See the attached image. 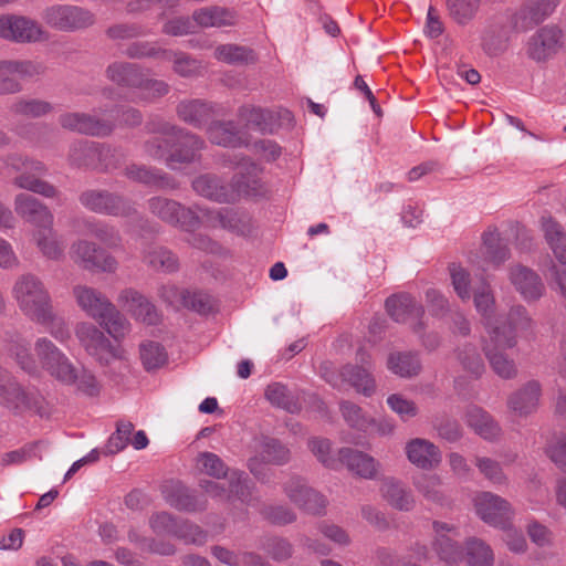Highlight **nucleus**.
Listing matches in <instances>:
<instances>
[{"label": "nucleus", "instance_id": "1", "mask_svg": "<svg viewBox=\"0 0 566 566\" xmlns=\"http://www.w3.org/2000/svg\"><path fill=\"white\" fill-rule=\"evenodd\" d=\"M473 302L489 337L503 346L514 347L517 335L531 329L533 325L532 318L522 305L512 306L506 317L495 316V298L491 286L484 281L474 289Z\"/></svg>", "mask_w": 566, "mask_h": 566}, {"label": "nucleus", "instance_id": "15", "mask_svg": "<svg viewBox=\"0 0 566 566\" xmlns=\"http://www.w3.org/2000/svg\"><path fill=\"white\" fill-rule=\"evenodd\" d=\"M78 200L86 209L102 214L126 216L133 210L128 201L106 190L83 191Z\"/></svg>", "mask_w": 566, "mask_h": 566}, {"label": "nucleus", "instance_id": "29", "mask_svg": "<svg viewBox=\"0 0 566 566\" xmlns=\"http://www.w3.org/2000/svg\"><path fill=\"white\" fill-rule=\"evenodd\" d=\"M338 455L339 461L360 478L368 480L376 478L380 464L371 455L350 448L340 449Z\"/></svg>", "mask_w": 566, "mask_h": 566}, {"label": "nucleus", "instance_id": "41", "mask_svg": "<svg viewBox=\"0 0 566 566\" xmlns=\"http://www.w3.org/2000/svg\"><path fill=\"white\" fill-rule=\"evenodd\" d=\"M465 553H463L468 566H493L494 553L484 541L471 537L465 542Z\"/></svg>", "mask_w": 566, "mask_h": 566}, {"label": "nucleus", "instance_id": "20", "mask_svg": "<svg viewBox=\"0 0 566 566\" xmlns=\"http://www.w3.org/2000/svg\"><path fill=\"white\" fill-rule=\"evenodd\" d=\"M163 495L167 504L179 511L199 512L207 509V500L190 492L178 481H169L163 485Z\"/></svg>", "mask_w": 566, "mask_h": 566}, {"label": "nucleus", "instance_id": "51", "mask_svg": "<svg viewBox=\"0 0 566 566\" xmlns=\"http://www.w3.org/2000/svg\"><path fill=\"white\" fill-rule=\"evenodd\" d=\"M104 149H98L97 147H93L92 145L81 144V147L75 149L72 154V160L74 164L81 166H88L93 168H105L108 169L113 166L111 161L102 157V153Z\"/></svg>", "mask_w": 566, "mask_h": 566}, {"label": "nucleus", "instance_id": "4", "mask_svg": "<svg viewBox=\"0 0 566 566\" xmlns=\"http://www.w3.org/2000/svg\"><path fill=\"white\" fill-rule=\"evenodd\" d=\"M115 113L118 114L119 109L98 108L93 114L69 112L59 117V124L70 132L103 138L115 128L113 120Z\"/></svg>", "mask_w": 566, "mask_h": 566}, {"label": "nucleus", "instance_id": "42", "mask_svg": "<svg viewBox=\"0 0 566 566\" xmlns=\"http://www.w3.org/2000/svg\"><path fill=\"white\" fill-rule=\"evenodd\" d=\"M9 109L15 116L39 118L51 114L54 106L45 99L21 97L13 101Z\"/></svg>", "mask_w": 566, "mask_h": 566}, {"label": "nucleus", "instance_id": "52", "mask_svg": "<svg viewBox=\"0 0 566 566\" xmlns=\"http://www.w3.org/2000/svg\"><path fill=\"white\" fill-rule=\"evenodd\" d=\"M457 358L462 368L475 378L480 377L484 369V361L475 346L464 344L457 349Z\"/></svg>", "mask_w": 566, "mask_h": 566}, {"label": "nucleus", "instance_id": "32", "mask_svg": "<svg viewBox=\"0 0 566 566\" xmlns=\"http://www.w3.org/2000/svg\"><path fill=\"white\" fill-rule=\"evenodd\" d=\"M489 338L490 339L484 344L483 349L492 370L503 379L514 378L517 374L515 363L502 352L510 347L503 346L491 337Z\"/></svg>", "mask_w": 566, "mask_h": 566}, {"label": "nucleus", "instance_id": "13", "mask_svg": "<svg viewBox=\"0 0 566 566\" xmlns=\"http://www.w3.org/2000/svg\"><path fill=\"white\" fill-rule=\"evenodd\" d=\"M150 212L163 221L191 230L199 223L198 217L190 209L182 207L175 200L155 197L148 200Z\"/></svg>", "mask_w": 566, "mask_h": 566}, {"label": "nucleus", "instance_id": "21", "mask_svg": "<svg viewBox=\"0 0 566 566\" xmlns=\"http://www.w3.org/2000/svg\"><path fill=\"white\" fill-rule=\"evenodd\" d=\"M117 302L136 319L145 324L155 325L159 322L160 317L154 304L133 289L123 290L118 294Z\"/></svg>", "mask_w": 566, "mask_h": 566}, {"label": "nucleus", "instance_id": "36", "mask_svg": "<svg viewBox=\"0 0 566 566\" xmlns=\"http://www.w3.org/2000/svg\"><path fill=\"white\" fill-rule=\"evenodd\" d=\"M177 114L181 120L200 127L213 117L214 108L200 99L182 101L177 106Z\"/></svg>", "mask_w": 566, "mask_h": 566}, {"label": "nucleus", "instance_id": "31", "mask_svg": "<svg viewBox=\"0 0 566 566\" xmlns=\"http://www.w3.org/2000/svg\"><path fill=\"white\" fill-rule=\"evenodd\" d=\"M229 483V490H227L219 482L202 480L200 481V488L207 495L220 501L230 499L231 494L237 495L241 500L247 497L245 491L248 486L245 485V478L242 472H231Z\"/></svg>", "mask_w": 566, "mask_h": 566}, {"label": "nucleus", "instance_id": "44", "mask_svg": "<svg viewBox=\"0 0 566 566\" xmlns=\"http://www.w3.org/2000/svg\"><path fill=\"white\" fill-rule=\"evenodd\" d=\"M265 398L272 406L282 408L291 413L301 409L297 398L281 382L270 384L265 389Z\"/></svg>", "mask_w": 566, "mask_h": 566}, {"label": "nucleus", "instance_id": "57", "mask_svg": "<svg viewBox=\"0 0 566 566\" xmlns=\"http://www.w3.org/2000/svg\"><path fill=\"white\" fill-rule=\"evenodd\" d=\"M415 486L427 500L441 503L443 493L441 491V479L436 474H422L415 480Z\"/></svg>", "mask_w": 566, "mask_h": 566}, {"label": "nucleus", "instance_id": "22", "mask_svg": "<svg viewBox=\"0 0 566 566\" xmlns=\"http://www.w3.org/2000/svg\"><path fill=\"white\" fill-rule=\"evenodd\" d=\"M510 280L527 302L537 301L544 294V283L539 275L532 269L520 264L515 265L510 270Z\"/></svg>", "mask_w": 566, "mask_h": 566}, {"label": "nucleus", "instance_id": "28", "mask_svg": "<svg viewBox=\"0 0 566 566\" xmlns=\"http://www.w3.org/2000/svg\"><path fill=\"white\" fill-rule=\"evenodd\" d=\"M151 156L163 160L169 168L177 169L182 164L192 163L196 150L190 144H151Z\"/></svg>", "mask_w": 566, "mask_h": 566}, {"label": "nucleus", "instance_id": "16", "mask_svg": "<svg viewBox=\"0 0 566 566\" xmlns=\"http://www.w3.org/2000/svg\"><path fill=\"white\" fill-rule=\"evenodd\" d=\"M283 491L291 502L305 512L319 514L326 506L325 497L300 476L290 478L283 484Z\"/></svg>", "mask_w": 566, "mask_h": 566}, {"label": "nucleus", "instance_id": "6", "mask_svg": "<svg viewBox=\"0 0 566 566\" xmlns=\"http://www.w3.org/2000/svg\"><path fill=\"white\" fill-rule=\"evenodd\" d=\"M7 165L20 172V175L13 180V184L17 187L39 193L46 198H54L57 196L59 191L53 185L39 178L45 171V167L42 163L23 159L22 157L14 155L8 158Z\"/></svg>", "mask_w": 566, "mask_h": 566}, {"label": "nucleus", "instance_id": "2", "mask_svg": "<svg viewBox=\"0 0 566 566\" xmlns=\"http://www.w3.org/2000/svg\"><path fill=\"white\" fill-rule=\"evenodd\" d=\"M243 171L234 177L233 184L223 185L219 179L210 176H200L193 180V189L201 196L218 202H234L241 196H258L261 193L262 186L259 180L260 167L242 158L235 163Z\"/></svg>", "mask_w": 566, "mask_h": 566}, {"label": "nucleus", "instance_id": "25", "mask_svg": "<svg viewBox=\"0 0 566 566\" xmlns=\"http://www.w3.org/2000/svg\"><path fill=\"white\" fill-rule=\"evenodd\" d=\"M73 296L77 306L95 321L113 304L101 291L82 284L73 287Z\"/></svg>", "mask_w": 566, "mask_h": 566}, {"label": "nucleus", "instance_id": "40", "mask_svg": "<svg viewBox=\"0 0 566 566\" xmlns=\"http://www.w3.org/2000/svg\"><path fill=\"white\" fill-rule=\"evenodd\" d=\"M160 297L169 305H177L178 303L192 307L198 312L207 310V303L203 301V296L197 293H190L186 291H179L175 285H164L159 289Z\"/></svg>", "mask_w": 566, "mask_h": 566}, {"label": "nucleus", "instance_id": "63", "mask_svg": "<svg viewBox=\"0 0 566 566\" xmlns=\"http://www.w3.org/2000/svg\"><path fill=\"white\" fill-rule=\"evenodd\" d=\"M308 448L326 468L335 469L340 462L339 458L336 459L331 455V442L327 439L313 438L308 441Z\"/></svg>", "mask_w": 566, "mask_h": 566}, {"label": "nucleus", "instance_id": "7", "mask_svg": "<svg viewBox=\"0 0 566 566\" xmlns=\"http://www.w3.org/2000/svg\"><path fill=\"white\" fill-rule=\"evenodd\" d=\"M75 336L85 352L101 364H108L112 359L120 358L123 350L113 346L105 334L93 323H77Z\"/></svg>", "mask_w": 566, "mask_h": 566}, {"label": "nucleus", "instance_id": "59", "mask_svg": "<svg viewBox=\"0 0 566 566\" xmlns=\"http://www.w3.org/2000/svg\"><path fill=\"white\" fill-rule=\"evenodd\" d=\"M449 271L457 295L464 302L469 301L471 298L470 273L459 264H451Z\"/></svg>", "mask_w": 566, "mask_h": 566}, {"label": "nucleus", "instance_id": "11", "mask_svg": "<svg viewBox=\"0 0 566 566\" xmlns=\"http://www.w3.org/2000/svg\"><path fill=\"white\" fill-rule=\"evenodd\" d=\"M474 507L478 516L486 524L504 528L513 517L511 504L492 492H480L474 497Z\"/></svg>", "mask_w": 566, "mask_h": 566}, {"label": "nucleus", "instance_id": "61", "mask_svg": "<svg viewBox=\"0 0 566 566\" xmlns=\"http://www.w3.org/2000/svg\"><path fill=\"white\" fill-rule=\"evenodd\" d=\"M13 75L11 61H0V95H11L22 91L21 83Z\"/></svg>", "mask_w": 566, "mask_h": 566}, {"label": "nucleus", "instance_id": "39", "mask_svg": "<svg viewBox=\"0 0 566 566\" xmlns=\"http://www.w3.org/2000/svg\"><path fill=\"white\" fill-rule=\"evenodd\" d=\"M387 368L402 378L417 376L421 370L418 355L413 353H391L387 359Z\"/></svg>", "mask_w": 566, "mask_h": 566}, {"label": "nucleus", "instance_id": "46", "mask_svg": "<svg viewBox=\"0 0 566 566\" xmlns=\"http://www.w3.org/2000/svg\"><path fill=\"white\" fill-rule=\"evenodd\" d=\"M213 55L218 61L228 64L254 63L256 61L253 50L238 44L218 45Z\"/></svg>", "mask_w": 566, "mask_h": 566}, {"label": "nucleus", "instance_id": "54", "mask_svg": "<svg viewBox=\"0 0 566 566\" xmlns=\"http://www.w3.org/2000/svg\"><path fill=\"white\" fill-rule=\"evenodd\" d=\"M140 359L146 370L163 367L168 359L165 348L156 342H146L140 345Z\"/></svg>", "mask_w": 566, "mask_h": 566}, {"label": "nucleus", "instance_id": "34", "mask_svg": "<svg viewBox=\"0 0 566 566\" xmlns=\"http://www.w3.org/2000/svg\"><path fill=\"white\" fill-rule=\"evenodd\" d=\"M46 40H49V33L39 22L27 17L14 14L11 42L35 43Z\"/></svg>", "mask_w": 566, "mask_h": 566}, {"label": "nucleus", "instance_id": "53", "mask_svg": "<svg viewBox=\"0 0 566 566\" xmlns=\"http://www.w3.org/2000/svg\"><path fill=\"white\" fill-rule=\"evenodd\" d=\"M44 316V318L34 319L33 322L44 326L57 342L66 343L71 338L70 328L65 319L54 313L53 305L48 308V313Z\"/></svg>", "mask_w": 566, "mask_h": 566}, {"label": "nucleus", "instance_id": "47", "mask_svg": "<svg viewBox=\"0 0 566 566\" xmlns=\"http://www.w3.org/2000/svg\"><path fill=\"white\" fill-rule=\"evenodd\" d=\"M106 332L115 339H120L129 332L130 324L114 304L97 319Z\"/></svg>", "mask_w": 566, "mask_h": 566}, {"label": "nucleus", "instance_id": "14", "mask_svg": "<svg viewBox=\"0 0 566 566\" xmlns=\"http://www.w3.org/2000/svg\"><path fill=\"white\" fill-rule=\"evenodd\" d=\"M434 539L432 547L440 558L448 565H458L464 558L463 548L455 539L459 533L455 526L444 522H433Z\"/></svg>", "mask_w": 566, "mask_h": 566}, {"label": "nucleus", "instance_id": "38", "mask_svg": "<svg viewBox=\"0 0 566 566\" xmlns=\"http://www.w3.org/2000/svg\"><path fill=\"white\" fill-rule=\"evenodd\" d=\"M139 65L128 62H114L106 69L109 81L119 86L136 88L143 75Z\"/></svg>", "mask_w": 566, "mask_h": 566}, {"label": "nucleus", "instance_id": "35", "mask_svg": "<svg viewBox=\"0 0 566 566\" xmlns=\"http://www.w3.org/2000/svg\"><path fill=\"white\" fill-rule=\"evenodd\" d=\"M33 240L43 256L50 260H59L63 256L65 244L61 235L53 229V224L35 229Z\"/></svg>", "mask_w": 566, "mask_h": 566}, {"label": "nucleus", "instance_id": "50", "mask_svg": "<svg viewBox=\"0 0 566 566\" xmlns=\"http://www.w3.org/2000/svg\"><path fill=\"white\" fill-rule=\"evenodd\" d=\"M474 464L480 474L493 485H507L509 478L501 463L489 457L476 455Z\"/></svg>", "mask_w": 566, "mask_h": 566}, {"label": "nucleus", "instance_id": "10", "mask_svg": "<svg viewBox=\"0 0 566 566\" xmlns=\"http://www.w3.org/2000/svg\"><path fill=\"white\" fill-rule=\"evenodd\" d=\"M260 455L249 460L248 467L250 472L261 482H269L272 472L265 467V463L282 465L290 461L291 452L279 440L273 438H264L260 443Z\"/></svg>", "mask_w": 566, "mask_h": 566}, {"label": "nucleus", "instance_id": "43", "mask_svg": "<svg viewBox=\"0 0 566 566\" xmlns=\"http://www.w3.org/2000/svg\"><path fill=\"white\" fill-rule=\"evenodd\" d=\"M340 376L347 382H349L357 392L364 396H371L375 392L376 384L370 373L360 366H345Z\"/></svg>", "mask_w": 566, "mask_h": 566}, {"label": "nucleus", "instance_id": "3", "mask_svg": "<svg viewBox=\"0 0 566 566\" xmlns=\"http://www.w3.org/2000/svg\"><path fill=\"white\" fill-rule=\"evenodd\" d=\"M11 295L20 312L30 321L44 318L52 306L45 284L32 273H23L15 279Z\"/></svg>", "mask_w": 566, "mask_h": 566}, {"label": "nucleus", "instance_id": "23", "mask_svg": "<svg viewBox=\"0 0 566 566\" xmlns=\"http://www.w3.org/2000/svg\"><path fill=\"white\" fill-rule=\"evenodd\" d=\"M541 395L539 382L531 380L507 398V407L515 416L527 417L537 410Z\"/></svg>", "mask_w": 566, "mask_h": 566}, {"label": "nucleus", "instance_id": "27", "mask_svg": "<svg viewBox=\"0 0 566 566\" xmlns=\"http://www.w3.org/2000/svg\"><path fill=\"white\" fill-rule=\"evenodd\" d=\"M464 421L474 433L488 441H494L500 438L502 429L497 421L484 409L479 406L468 407L464 413Z\"/></svg>", "mask_w": 566, "mask_h": 566}, {"label": "nucleus", "instance_id": "12", "mask_svg": "<svg viewBox=\"0 0 566 566\" xmlns=\"http://www.w3.org/2000/svg\"><path fill=\"white\" fill-rule=\"evenodd\" d=\"M71 258L85 270H98L113 273L117 269L114 256L86 240L74 242L70 250Z\"/></svg>", "mask_w": 566, "mask_h": 566}, {"label": "nucleus", "instance_id": "26", "mask_svg": "<svg viewBox=\"0 0 566 566\" xmlns=\"http://www.w3.org/2000/svg\"><path fill=\"white\" fill-rule=\"evenodd\" d=\"M405 450L408 460L417 468L430 470L441 462L438 447L427 439H412L406 444Z\"/></svg>", "mask_w": 566, "mask_h": 566}, {"label": "nucleus", "instance_id": "33", "mask_svg": "<svg viewBox=\"0 0 566 566\" xmlns=\"http://www.w3.org/2000/svg\"><path fill=\"white\" fill-rule=\"evenodd\" d=\"M192 20L200 28H222L234 25L237 14L230 9L213 6L195 10Z\"/></svg>", "mask_w": 566, "mask_h": 566}, {"label": "nucleus", "instance_id": "18", "mask_svg": "<svg viewBox=\"0 0 566 566\" xmlns=\"http://www.w3.org/2000/svg\"><path fill=\"white\" fill-rule=\"evenodd\" d=\"M388 314L398 323H408L415 332L422 328L423 307L409 294L392 295L386 301Z\"/></svg>", "mask_w": 566, "mask_h": 566}, {"label": "nucleus", "instance_id": "9", "mask_svg": "<svg viewBox=\"0 0 566 566\" xmlns=\"http://www.w3.org/2000/svg\"><path fill=\"white\" fill-rule=\"evenodd\" d=\"M563 50H566V29L553 24L537 30L527 43V55L536 62H545Z\"/></svg>", "mask_w": 566, "mask_h": 566}, {"label": "nucleus", "instance_id": "48", "mask_svg": "<svg viewBox=\"0 0 566 566\" xmlns=\"http://www.w3.org/2000/svg\"><path fill=\"white\" fill-rule=\"evenodd\" d=\"M126 176L133 180L159 189L174 188L172 181L157 170L148 169L142 166H132L126 169Z\"/></svg>", "mask_w": 566, "mask_h": 566}, {"label": "nucleus", "instance_id": "64", "mask_svg": "<svg viewBox=\"0 0 566 566\" xmlns=\"http://www.w3.org/2000/svg\"><path fill=\"white\" fill-rule=\"evenodd\" d=\"M188 544L201 545L207 541V533L188 521L179 522L175 535Z\"/></svg>", "mask_w": 566, "mask_h": 566}, {"label": "nucleus", "instance_id": "24", "mask_svg": "<svg viewBox=\"0 0 566 566\" xmlns=\"http://www.w3.org/2000/svg\"><path fill=\"white\" fill-rule=\"evenodd\" d=\"M539 228L544 240L552 251L555 260L560 265H566V230L551 214H544L539 219Z\"/></svg>", "mask_w": 566, "mask_h": 566}, {"label": "nucleus", "instance_id": "62", "mask_svg": "<svg viewBox=\"0 0 566 566\" xmlns=\"http://www.w3.org/2000/svg\"><path fill=\"white\" fill-rule=\"evenodd\" d=\"M9 350L23 370L29 374H35L38 371L36 360L30 353L25 343L15 342L10 346Z\"/></svg>", "mask_w": 566, "mask_h": 566}, {"label": "nucleus", "instance_id": "5", "mask_svg": "<svg viewBox=\"0 0 566 566\" xmlns=\"http://www.w3.org/2000/svg\"><path fill=\"white\" fill-rule=\"evenodd\" d=\"M34 353L41 367L57 382L71 386L76 379L77 367L48 337H39L34 342Z\"/></svg>", "mask_w": 566, "mask_h": 566}, {"label": "nucleus", "instance_id": "30", "mask_svg": "<svg viewBox=\"0 0 566 566\" xmlns=\"http://www.w3.org/2000/svg\"><path fill=\"white\" fill-rule=\"evenodd\" d=\"M0 403L11 410H23L30 406L29 397L13 379L0 367Z\"/></svg>", "mask_w": 566, "mask_h": 566}, {"label": "nucleus", "instance_id": "19", "mask_svg": "<svg viewBox=\"0 0 566 566\" xmlns=\"http://www.w3.org/2000/svg\"><path fill=\"white\" fill-rule=\"evenodd\" d=\"M14 211L25 222L35 229L54 223L51 210L35 197L21 192L14 198Z\"/></svg>", "mask_w": 566, "mask_h": 566}, {"label": "nucleus", "instance_id": "37", "mask_svg": "<svg viewBox=\"0 0 566 566\" xmlns=\"http://www.w3.org/2000/svg\"><path fill=\"white\" fill-rule=\"evenodd\" d=\"M482 252L485 262L499 266L510 258V250L496 229H489L482 234Z\"/></svg>", "mask_w": 566, "mask_h": 566}, {"label": "nucleus", "instance_id": "56", "mask_svg": "<svg viewBox=\"0 0 566 566\" xmlns=\"http://www.w3.org/2000/svg\"><path fill=\"white\" fill-rule=\"evenodd\" d=\"M135 90L139 99L150 102L165 96L169 92V85L161 80L149 78L143 73Z\"/></svg>", "mask_w": 566, "mask_h": 566}, {"label": "nucleus", "instance_id": "60", "mask_svg": "<svg viewBox=\"0 0 566 566\" xmlns=\"http://www.w3.org/2000/svg\"><path fill=\"white\" fill-rule=\"evenodd\" d=\"M86 233L94 235L108 247H117L120 242L118 232L111 226L101 222L85 221Z\"/></svg>", "mask_w": 566, "mask_h": 566}, {"label": "nucleus", "instance_id": "8", "mask_svg": "<svg viewBox=\"0 0 566 566\" xmlns=\"http://www.w3.org/2000/svg\"><path fill=\"white\" fill-rule=\"evenodd\" d=\"M42 19L49 27L63 32H74L94 23L92 12L70 4H55L46 8L42 13Z\"/></svg>", "mask_w": 566, "mask_h": 566}, {"label": "nucleus", "instance_id": "58", "mask_svg": "<svg viewBox=\"0 0 566 566\" xmlns=\"http://www.w3.org/2000/svg\"><path fill=\"white\" fill-rule=\"evenodd\" d=\"M134 430V424L129 421L120 420L117 422L116 431L109 437L106 451L107 454H116L123 451L130 442V434Z\"/></svg>", "mask_w": 566, "mask_h": 566}, {"label": "nucleus", "instance_id": "17", "mask_svg": "<svg viewBox=\"0 0 566 566\" xmlns=\"http://www.w3.org/2000/svg\"><path fill=\"white\" fill-rule=\"evenodd\" d=\"M559 0H525L513 15V28L527 31L547 19L557 8Z\"/></svg>", "mask_w": 566, "mask_h": 566}, {"label": "nucleus", "instance_id": "55", "mask_svg": "<svg viewBox=\"0 0 566 566\" xmlns=\"http://www.w3.org/2000/svg\"><path fill=\"white\" fill-rule=\"evenodd\" d=\"M450 17L459 24H465L476 14L480 0H447Z\"/></svg>", "mask_w": 566, "mask_h": 566}, {"label": "nucleus", "instance_id": "49", "mask_svg": "<svg viewBox=\"0 0 566 566\" xmlns=\"http://www.w3.org/2000/svg\"><path fill=\"white\" fill-rule=\"evenodd\" d=\"M381 493L392 507L400 511H409L415 504L411 493L403 489L398 482L386 481L381 486Z\"/></svg>", "mask_w": 566, "mask_h": 566}, {"label": "nucleus", "instance_id": "45", "mask_svg": "<svg viewBox=\"0 0 566 566\" xmlns=\"http://www.w3.org/2000/svg\"><path fill=\"white\" fill-rule=\"evenodd\" d=\"M143 260L150 268L167 273L177 271L179 265L175 254L163 247H150L145 251Z\"/></svg>", "mask_w": 566, "mask_h": 566}]
</instances>
